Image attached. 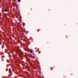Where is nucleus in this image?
Returning <instances> with one entry per match:
<instances>
[{
    "label": "nucleus",
    "mask_w": 78,
    "mask_h": 78,
    "mask_svg": "<svg viewBox=\"0 0 78 78\" xmlns=\"http://www.w3.org/2000/svg\"><path fill=\"white\" fill-rule=\"evenodd\" d=\"M31 10H32V9H31Z\"/></svg>",
    "instance_id": "8"
},
{
    "label": "nucleus",
    "mask_w": 78,
    "mask_h": 78,
    "mask_svg": "<svg viewBox=\"0 0 78 78\" xmlns=\"http://www.w3.org/2000/svg\"><path fill=\"white\" fill-rule=\"evenodd\" d=\"M29 51L31 53H34L33 50H30Z\"/></svg>",
    "instance_id": "2"
},
{
    "label": "nucleus",
    "mask_w": 78,
    "mask_h": 78,
    "mask_svg": "<svg viewBox=\"0 0 78 78\" xmlns=\"http://www.w3.org/2000/svg\"><path fill=\"white\" fill-rule=\"evenodd\" d=\"M18 2H20V0H17Z\"/></svg>",
    "instance_id": "5"
},
{
    "label": "nucleus",
    "mask_w": 78,
    "mask_h": 78,
    "mask_svg": "<svg viewBox=\"0 0 78 78\" xmlns=\"http://www.w3.org/2000/svg\"><path fill=\"white\" fill-rule=\"evenodd\" d=\"M4 11V12H8V10H7V9H5Z\"/></svg>",
    "instance_id": "3"
},
{
    "label": "nucleus",
    "mask_w": 78,
    "mask_h": 78,
    "mask_svg": "<svg viewBox=\"0 0 78 78\" xmlns=\"http://www.w3.org/2000/svg\"><path fill=\"white\" fill-rule=\"evenodd\" d=\"M27 61H28V62H30V59H28Z\"/></svg>",
    "instance_id": "4"
},
{
    "label": "nucleus",
    "mask_w": 78,
    "mask_h": 78,
    "mask_svg": "<svg viewBox=\"0 0 78 78\" xmlns=\"http://www.w3.org/2000/svg\"><path fill=\"white\" fill-rule=\"evenodd\" d=\"M3 12H4L2 11V14H4Z\"/></svg>",
    "instance_id": "6"
},
{
    "label": "nucleus",
    "mask_w": 78,
    "mask_h": 78,
    "mask_svg": "<svg viewBox=\"0 0 78 78\" xmlns=\"http://www.w3.org/2000/svg\"><path fill=\"white\" fill-rule=\"evenodd\" d=\"M30 57H31L32 56V55H30Z\"/></svg>",
    "instance_id": "7"
},
{
    "label": "nucleus",
    "mask_w": 78,
    "mask_h": 78,
    "mask_svg": "<svg viewBox=\"0 0 78 78\" xmlns=\"http://www.w3.org/2000/svg\"><path fill=\"white\" fill-rule=\"evenodd\" d=\"M18 51L19 53L21 54V55H23V52L21 51L20 49H18Z\"/></svg>",
    "instance_id": "1"
}]
</instances>
